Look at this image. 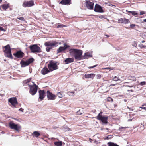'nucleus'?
<instances>
[{"label":"nucleus","instance_id":"obj_1","mask_svg":"<svg viewBox=\"0 0 146 146\" xmlns=\"http://www.w3.org/2000/svg\"><path fill=\"white\" fill-rule=\"evenodd\" d=\"M69 51L70 54H74L75 58L77 60H80L83 58L82 56V51L81 50L72 49H70Z\"/></svg>","mask_w":146,"mask_h":146},{"label":"nucleus","instance_id":"obj_2","mask_svg":"<svg viewBox=\"0 0 146 146\" xmlns=\"http://www.w3.org/2000/svg\"><path fill=\"white\" fill-rule=\"evenodd\" d=\"M58 44V43L55 41H48L45 42L44 45L47 47L46 50L47 52H49L54 47L57 46Z\"/></svg>","mask_w":146,"mask_h":146},{"label":"nucleus","instance_id":"obj_3","mask_svg":"<svg viewBox=\"0 0 146 146\" xmlns=\"http://www.w3.org/2000/svg\"><path fill=\"white\" fill-rule=\"evenodd\" d=\"M3 52L6 57L9 58H12L11 52V50L9 44L5 46L3 48Z\"/></svg>","mask_w":146,"mask_h":146},{"label":"nucleus","instance_id":"obj_4","mask_svg":"<svg viewBox=\"0 0 146 146\" xmlns=\"http://www.w3.org/2000/svg\"><path fill=\"white\" fill-rule=\"evenodd\" d=\"M29 47L31 52L33 53H40L42 51L40 48L36 44L30 45Z\"/></svg>","mask_w":146,"mask_h":146},{"label":"nucleus","instance_id":"obj_5","mask_svg":"<svg viewBox=\"0 0 146 146\" xmlns=\"http://www.w3.org/2000/svg\"><path fill=\"white\" fill-rule=\"evenodd\" d=\"M9 127L11 129L14 130L19 132L21 128L19 124H15L13 121H10L9 124Z\"/></svg>","mask_w":146,"mask_h":146},{"label":"nucleus","instance_id":"obj_6","mask_svg":"<svg viewBox=\"0 0 146 146\" xmlns=\"http://www.w3.org/2000/svg\"><path fill=\"white\" fill-rule=\"evenodd\" d=\"M102 112H101L98 114L97 117V119L98 120L101 121L103 124H106L108 123V117L106 116H102L101 115Z\"/></svg>","mask_w":146,"mask_h":146},{"label":"nucleus","instance_id":"obj_7","mask_svg":"<svg viewBox=\"0 0 146 146\" xmlns=\"http://www.w3.org/2000/svg\"><path fill=\"white\" fill-rule=\"evenodd\" d=\"M48 67L51 71L58 69L56 62L53 61H51L49 62Z\"/></svg>","mask_w":146,"mask_h":146},{"label":"nucleus","instance_id":"obj_8","mask_svg":"<svg viewBox=\"0 0 146 146\" xmlns=\"http://www.w3.org/2000/svg\"><path fill=\"white\" fill-rule=\"evenodd\" d=\"M33 85L28 84L30 88V92L32 95H35L37 92L38 86L35 84L34 82H32Z\"/></svg>","mask_w":146,"mask_h":146},{"label":"nucleus","instance_id":"obj_9","mask_svg":"<svg viewBox=\"0 0 146 146\" xmlns=\"http://www.w3.org/2000/svg\"><path fill=\"white\" fill-rule=\"evenodd\" d=\"M34 60V59L32 58L29 59L26 61H21V62L20 64L21 65V67H24L26 66H28L30 64L32 63Z\"/></svg>","mask_w":146,"mask_h":146},{"label":"nucleus","instance_id":"obj_10","mask_svg":"<svg viewBox=\"0 0 146 146\" xmlns=\"http://www.w3.org/2000/svg\"><path fill=\"white\" fill-rule=\"evenodd\" d=\"M34 1L31 0L28 1H25L23 4L24 7H30L34 5Z\"/></svg>","mask_w":146,"mask_h":146},{"label":"nucleus","instance_id":"obj_11","mask_svg":"<svg viewBox=\"0 0 146 146\" xmlns=\"http://www.w3.org/2000/svg\"><path fill=\"white\" fill-rule=\"evenodd\" d=\"M69 47L70 46L67 45L66 43H64L63 47L61 46L57 50V53H61L64 51L67 48H69Z\"/></svg>","mask_w":146,"mask_h":146},{"label":"nucleus","instance_id":"obj_12","mask_svg":"<svg viewBox=\"0 0 146 146\" xmlns=\"http://www.w3.org/2000/svg\"><path fill=\"white\" fill-rule=\"evenodd\" d=\"M86 3L87 8L89 9H93L94 3L91 2L89 1H86Z\"/></svg>","mask_w":146,"mask_h":146},{"label":"nucleus","instance_id":"obj_13","mask_svg":"<svg viewBox=\"0 0 146 146\" xmlns=\"http://www.w3.org/2000/svg\"><path fill=\"white\" fill-rule=\"evenodd\" d=\"M8 102L11 103L14 107H15V106L17 104V99L15 97L10 98Z\"/></svg>","mask_w":146,"mask_h":146},{"label":"nucleus","instance_id":"obj_14","mask_svg":"<svg viewBox=\"0 0 146 146\" xmlns=\"http://www.w3.org/2000/svg\"><path fill=\"white\" fill-rule=\"evenodd\" d=\"M94 11L95 12L102 13L103 12V11L102 7L97 4L95 5Z\"/></svg>","mask_w":146,"mask_h":146},{"label":"nucleus","instance_id":"obj_15","mask_svg":"<svg viewBox=\"0 0 146 146\" xmlns=\"http://www.w3.org/2000/svg\"><path fill=\"white\" fill-rule=\"evenodd\" d=\"M47 97L50 100H54L56 97V96L53 94L52 93L50 92L49 91H47Z\"/></svg>","mask_w":146,"mask_h":146},{"label":"nucleus","instance_id":"obj_16","mask_svg":"<svg viewBox=\"0 0 146 146\" xmlns=\"http://www.w3.org/2000/svg\"><path fill=\"white\" fill-rule=\"evenodd\" d=\"M118 23H121L128 24L129 23V20L125 18H121L118 20Z\"/></svg>","mask_w":146,"mask_h":146},{"label":"nucleus","instance_id":"obj_17","mask_svg":"<svg viewBox=\"0 0 146 146\" xmlns=\"http://www.w3.org/2000/svg\"><path fill=\"white\" fill-rule=\"evenodd\" d=\"M92 52H93L91 51L90 52H87L85 53L84 55L82 56V58L84 59H86L87 58H88L92 57Z\"/></svg>","mask_w":146,"mask_h":146},{"label":"nucleus","instance_id":"obj_18","mask_svg":"<svg viewBox=\"0 0 146 146\" xmlns=\"http://www.w3.org/2000/svg\"><path fill=\"white\" fill-rule=\"evenodd\" d=\"M15 56L17 58H22L24 56V53L21 51L17 52L16 53L14 54Z\"/></svg>","mask_w":146,"mask_h":146},{"label":"nucleus","instance_id":"obj_19","mask_svg":"<svg viewBox=\"0 0 146 146\" xmlns=\"http://www.w3.org/2000/svg\"><path fill=\"white\" fill-rule=\"evenodd\" d=\"M50 70H48L46 67L44 68L41 71V73L43 75H44L46 74L49 73Z\"/></svg>","mask_w":146,"mask_h":146},{"label":"nucleus","instance_id":"obj_20","mask_svg":"<svg viewBox=\"0 0 146 146\" xmlns=\"http://www.w3.org/2000/svg\"><path fill=\"white\" fill-rule=\"evenodd\" d=\"M39 99L42 100L44 97V90H40L39 91Z\"/></svg>","mask_w":146,"mask_h":146},{"label":"nucleus","instance_id":"obj_21","mask_svg":"<svg viewBox=\"0 0 146 146\" xmlns=\"http://www.w3.org/2000/svg\"><path fill=\"white\" fill-rule=\"evenodd\" d=\"M60 4L62 5H69L71 4V0H62Z\"/></svg>","mask_w":146,"mask_h":146},{"label":"nucleus","instance_id":"obj_22","mask_svg":"<svg viewBox=\"0 0 146 146\" xmlns=\"http://www.w3.org/2000/svg\"><path fill=\"white\" fill-rule=\"evenodd\" d=\"M74 61V59L73 58H68L64 60V62L66 64H68L73 62Z\"/></svg>","mask_w":146,"mask_h":146},{"label":"nucleus","instance_id":"obj_23","mask_svg":"<svg viewBox=\"0 0 146 146\" xmlns=\"http://www.w3.org/2000/svg\"><path fill=\"white\" fill-rule=\"evenodd\" d=\"M33 137L38 138L40 135V133L37 131H35L33 133Z\"/></svg>","mask_w":146,"mask_h":146},{"label":"nucleus","instance_id":"obj_24","mask_svg":"<svg viewBox=\"0 0 146 146\" xmlns=\"http://www.w3.org/2000/svg\"><path fill=\"white\" fill-rule=\"evenodd\" d=\"M95 74L91 73L89 74H86L85 76L86 78H92L95 76Z\"/></svg>","mask_w":146,"mask_h":146},{"label":"nucleus","instance_id":"obj_25","mask_svg":"<svg viewBox=\"0 0 146 146\" xmlns=\"http://www.w3.org/2000/svg\"><path fill=\"white\" fill-rule=\"evenodd\" d=\"M57 95L58 97L61 98L64 96V94L63 92H60L58 93Z\"/></svg>","mask_w":146,"mask_h":146},{"label":"nucleus","instance_id":"obj_26","mask_svg":"<svg viewBox=\"0 0 146 146\" xmlns=\"http://www.w3.org/2000/svg\"><path fill=\"white\" fill-rule=\"evenodd\" d=\"M54 143L56 146H61L62 145V143L61 141L55 142Z\"/></svg>","mask_w":146,"mask_h":146},{"label":"nucleus","instance_id":"obj_27","mask_svg":"<svg viewBox=\"0 0 146 146\" xmlns=\"http://www.w3.org/2000/svg\"><path fill=\"white\" fill-rule=\"evenodd\" d=\"M108 146H118V145L112 142H108Z\"/></svg>","mask_w":146,"mask_h":146},{"label":"nucleus","instance_id":"obj_28","mask_svg":"<svg viewBox=\"0 0 146 146\" xmlns=\"http://www.w3.org/2000/svg\"><path fill=\"white\" fill-rule=\"evenodd\" d=\"M67 94L70 96H73L74 95V92H67Z\"/></svg>","mask_w":146,"mask_h":146},{"label":"nucleus","instance_id":"obj_29","mask_svg":"<svg viewBox=\"0 0 146 146\" xmlns=\"http://www.w3.org/2000/svg\"><path fill=\"white\" fill-rule=\"evenodd\" d=\"M9 7V5L7 4H4L2 6V8L3 9L6 10Z\"/></svg>","mask_w":146,"mask_h":146},{"label":"nucleus","instance_id":"obj_30","mask_svg":"<svg viewBox=\"0 0 146 146\" xmlns=\"http://www.w3.org/2000/svg\"><path fill=\"white\" fill-rule=\"evenodd\" d=\"M82 110H80L76 112V114L78 115H80L83 113Z\"/></svg>","mask_w":146,"mask_h":146},{"label":"nucleus","instance_id":"obj_31","mask_svg":"<svg viewBox=\"0 0 146 146\" xmlns=\"http://www.w3.org/2000/svg\"><path fill=\"white\" fill-rule=\"evenodd\" d=\"M129 78L130 80H132L133 81H135L136 80L134 76H129Z\"/></svg>","mask_w":146,"mask_h":146},{"label":"nucleus","instance_id":"obj_32","mask_svg":"<svg viewBox=\"0 0 146 146\" xmlns=\"http://www.w3.org/2000/svg\"><path fill=\"white\" fill-rule=\"evenodd\" d=\"M66 26L65 25H63L62 24H58L57 26V28H60V27H65Z\"/></svg>","mask_w":146,"mask_h":146},{"label":"nucleus","instance_id":"obj_33","mask_svg":"<svg viewBox=\"0 0 146 146\" xmlns=\"http://www.w3.org/2000/svg\"><path fill=\"white\" fill-rule=\"evenodd\" d=\"M113 80L117 81L118 80H120L117 76H115L113 78Z\"/></svg>","mask_w":146,"mask_h":146},{"label":"nucleus","instance_id":"obj_34","mask_svg":"<svg viewBox=\"0 0 146 146\" xmlns=\"http://www.w3.org/2000/svg\"><path fill=\"white\" fill-rule=\"evenodd\" d=\"M133 46L134 47H136L137 45V43L136 42L134 41L133 43Z\"/></svg>","mask_w":146,"mask_h":146},{"label":"nucleus","instance_id":"obj_35","mask_svg":"<svg viewBox=\"0 0 146 146\" xmlns=\"http://www.w3.org/2000/svg\"><path fill=\"white\" fill-rule=\"evenodd\" d=\"M96 76L97 79H99L101 77V75L99 74H97Z\"/></svg>","mask_w":146,"mask_h":146},{"label":"nucleus","instance_id":"obj_36","mask_svg":"<svg viewBox=\"0 0 146 146\" xmlns=\"http://www.w3.org/2000/svg\"><path fill=\"white\" fill-rule=\"evenodd\" d=\"M30 80H31L30 79H28L27 80H25L24 81V82L25 83L27 84L30 81Z\"/></svg>","mask_w":146,"mask_h":146},{"label":"nucleus","instance_id":"obj_37","mask_svg":"<svg viewBox=\"0 0 146 146\" xmlns=\"http://www.w3.org/2000/svg\"><path fill=\"white\" fill-rule=\"evenodd\" d=\"M107 100L108 101H112L113 99L111 97H109L107 98Z\"/></svg>","mask_w":146,"mask_h":146},{"label":"nucleus","instance_id":"obj_38","mask_svg":"<svg viewBox=\"0 0 146 146\" xmlns=\"http://www.w3.org/2000/svg\"><path fill=\"white\" fill-rule=\"evenodd\" d=\"M128 127H119V129H123V130H125L126 128H128Z\"/></svg>","mask_w":146,"mask_h":146},{"label":"nucleus","instance_id":"obj_39","mask_svg":"<svg viewBox=\"0 0 146 146\" xmlns=\"http://www.w3.org/2000/svg\"><path fill=\"white\" fill-rule=\"evenodd\" d=\"M17 18L21 21H24L25 19L23 17H17Z\"/></svg>","mask_w":146,"mask_h":146},{"label":"nucleus","instance_id":"obj_40","mask_svg":"<svg viewBox=\"0 0 146 146\" xmlns=\"http://www.w3.org/2000/svg\"><path fill=\"white\" fill-rule=\"evenodd\" d=\"M132 15H137V13L135 11H132L131 13Z\"/></svg>","mask_w":146,"mask_h":146},{"label":"nucleus","instance_id":"obj_41","mask_svg":"<svg viewBox=\"0 0 146 146\" xmlns=\"http://www.w3.org/2000/svg\"><path fill=\"white\" fill-rule=\"evenodd\" d=\"M146 82H145L143 81V82H141L140 83V85H141L143 86L145 84Z\"/></svg>","mask_w":146,"mask_h":146},{"label":"nucleus","instance_id":"obj_42","mask_svg":"<svg viewBox=\"0 0 146 146\" xmlns=\"http://www.w3.org/2000/svg\"><path fill=\"white\" fill-rule=\"evenodd\" d=\"M146 12L144 11H142L140 12V14L141 15L146 14Z\"/></svg>","mask_w":146,"mask_h":146},{"label":"nucleus","instance_id":"obj_43","mask_svg":"<svg viewBox=\"0 0 146 146\" xmlns=\"http://www.w3.org/2000/svg\"><path fill=\"white\" fill-rule=\"evenodd\" d=\"M135 26V24H131L130 25V27L131 28H133Z\"/></svg>","mask_w":146,"mask_h":146},{"label":"nucleus","instance_id":"obj_44","mask_svg":"<svg viewBox=\"0 0 146 146\" xmlns=\"http://www.w3.org/2000/svg\"><path fill=\"white\" fill-rule=\"evenodd\" d=\"M97 66V65H94V66L89 67L88 68H90V69L92 68H93L94 67H96Z\"/></svg>","mask_w":146,"mask_h":146},{"label":"nucleus","instance_id":"obj_45","mask_svg":"<svg viewBox=\"0 0 146 146\" xmlns=\"http://www.w3.org/2000/svg\"><path fill=\"white\" fill-rule=\"evenodd\" d=\"M0 30L1 31H5V30L2 27L0 26Z\"/></svg>","mask_w":146,"mask_h":146},{"label":"nucleus","instance_id":"obj_46","mask_svg":"<svg viewBox=\"0 0 146 146\" xmlns=\"http://www.w3.org/2000/svg\"><path fill=\"white\" fill-rule=\"evenodd\" d=\"M105 69H108L109 70H110V71L113 70V69H112L111 68H105Z\"/></svg>","mask_w":146,"mask_h":146},{"label":"nucleus","instance_id":"obj_47","mask_svg":"<svg viewBox=\"0 0 146 146\" xmlns=\"http://www.w3.org/2000/svg\"><path fill=\"white\" fill-rule=\"evenodd\" d=\"M140 46L141 48H145V47H146V46H144L142 44L140 45Z\"/></svg>","mask_w":146,"mask_h":146},{"label":"nucleus","instance_id":"obj_48","mask_svg":"<svg viewBox=\"0 0 146 146\" xmlns=\"http://www.w3.org/2000/svg\"><path fill=\"white\" fill-rule=\"evenodd\" d=\"M19 111H22V112H23V110H24V109H22L21 108L19 109Z\"/></svg>","mask_w":146,"mask_h":146},{"label":"nucleus","instance_id":"obj_49","mask_svg":"<svg viewBox=\"0 0 146 146\" xmlns=\"http://www.w3.org/2000/svg\"><path fill=\"white\" fill-rule=\"evenodd\" d=\"M104 129H106V130H109V129H108V128L104 129V128H101V130H103Z\"/></svg>","mask_w":146,"mask_h":146},{"label":"nucleus","instance_id":"obj_50","mask_svg":"<svg viewBox=\"0 0 146 146\" xmlns=\"http://www.w3.org/2000/svg\"><path fill=\"white\" fill-rule=\"evenodd\" d=\"M140 108H142L144 110H145L146 109V108L145 107H140Z\"/></svg>","mask_w":146,"mask_h":146},{"label":"nucleus","instance_id":"obj_51","mask_svg":"<svg viewBox=\"0 0 146 146\" xmlns=\"http://www.w3.org/2000/svg\"><path fill=\"white\" fill-rule=\"evenodd\" d=\"M111 135H109L108 136V137H107L106 138V139H109V136H111Z\"/></svg>","mask_w":146,"mask_h":146},{"label":"nucleus","instance_id":"obj_52","mask_svg":"<svg viewBox=\"0 0 146 146\" xmlns=\"http://www.w3.org/2000/svg\"><path fill=\"white\" fill-rule=\"evenodd\" d=\"M105 35L106 36H107V37H110V36H108V35H106V34Z\"/></svg>","mask_w":146,"mask_h":146},{"label":"nucleus","instance_id":"obj_53","mask_svg":"<svg viewBox=\"0 0 146 146\" xmlns=\"http://www.w3.org/2000/svg\"><path fill=\"white\" fill-rule=\"evenodd\" d=\"M109 6H115L114 5H113L112 4H110Z\"/></svg>","mask_w":146,"mask_h":146},{"label":"nucleus","instance_id":"obj_54","mask_svg":"<svg viewBox=\"0 0 146 146\" xmlns=\"http://www.w3.org/2000/svg\"><path fill=\"white\" fill-rule=\"evenodd\" d=\"M146 106V104H144L143 105H142V106Z\"/></svg>","mask_w":146,"mask_h":146},{"label":"nucleus","instance_id":"obj_55","mask_svg":"<svg viewBox=\"0 0 146 146\" xmlns=\"http://www.w3.org/2000/svg\"><path fill=\"white\" fill-rule=\"evenodd\" d=\"M132 12V11H128V12H129V13H131V12Z\"/></svg>","mask_w":146,"mask_h":146},{"label":"nucleus","instance_id":"obj_56","mask_svg":"<svg viewBox=\"0 0 146 146\" xmlns=\"http://www.w3.org/2000/svg\"><path fill=\"white\" fill-rule=\"evenodd\" d=\"M145 42V41L144 40H143L141 41V42L142 43H144Z\"/></svg>","mask_w":146,"mask_h":146},{"label":"nucleus","instance_id":"obj_57","mask_svg":"<svg viewBox=\"0 0 146 146\" xmlns=\"http://www.w3.org/2000/svg\"><path fill=\"white\" fill-rule=\"evenodd\" d=\"M143 21L146 22V19L143 20Z\"/></svg>","mask_w":146,"mask_h":146},{"label":"nucleus","instance_id":"obj_58","mask_svg":"<svg viewBox=\"0 0 146 146\" xmlns=\"http://www.w3.org/2000/svg\"><path fill=\"white\" fill-rule=\"evenodd\" d=\"M124 101H125V102H127V100L126 99H124Z\"/></svg>","mask_w":146,"mask_h":146},{"label":"nucleus","instance_id":"obj_59","mask_svg":"<svg viewBox=\"0 0 146 146\" xmlns=\"http://www.w3.org/2000/svg\"><path fill=\"white\" fill-rule=\"evenodd\" d=\"M111 86H115V84H111Z\"/></svg>","mask_w":146,"mask_h":146},{"label":"nucleus","instance_id":"obj_60","mask_svg":"<svg viewBox=\"0 0 146 146\" xmlns=\"http://www.w3.org/2000/svg\"><path fill=\"white\" fill-rule=\"evenodd\" d=\"M127 108L128 109H130V108H129V107H128V106H127Z\"/></svg>","mask_w":146,"mask_h":146},{"label":"nucleus","instance_id":"obj_61","mask_svg":"<svg viewBox=\"0 0 146 146\" xmlns=\"http://www.w3.org/2000/svg\"><path fill=\"white\" fill-rule=\"evenodd\" d=\"M130 91H131L132 92H133V90H130Z\"/></svg>","mask_w":146,"mask_h":146},{"label":"nucleus","instance_id":"obj_62","mask_svg":"<svg viewBox=\"0 0 146 146\" xmlns=\"http://www.w3.org/2000/svg\"><path fill=\"white\" fill-rule=\"evenodd\" d=\"M2 1V0H0V3H1Z\"/></svg>","mask_w":146,"mask_h":146},{"label":"nucleus","instance_id":"obj_63","mask_svg":"<svg viewBox=\"0 0 146 146\" xmlns=\"http://www.w3.org/2000/svg\"><path fill=\"white\" fill-rule=\"evenodd\" d=\"M141 125H142L143 127L144 126V125H142V124H141Z\"/></svg>","mask_w":146,"mask_h":146},{"label":"nucleus","instance_id":"obj_64","mask_svg":"<svg viewBox=\"0 0 146 146\" xmlns=\"http://www.w3.org/2000/svg\"><path fill=\"white\" fill-rule=\"evenodd\" d=\"M25 46H27V44H26V45H25Z\"/></svg>","mask_w":146,"mask_h":146}]
</instances>
